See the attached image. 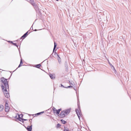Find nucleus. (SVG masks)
I'll return each instance as SVG.
<instances>
[{"label":"nucleus","instance_id":"20e7f679","mask_svg":"<svg viewBox=\"0 0 131 131\" xmlns=\"http://www.w3.org/2000/svg\"><path fill=\"white\" fill-rule=\"evenodd\" d=\"M71 108H69L68 109L65 110L64 111V112L66 115L68 114L70 112Z\"/></svg>","mask_w":131,"mask_h":131},{"label":"nucleus","instance_id":"cd10ccee","mask_svg":"<svg viewBox=\"0 0 131 131\" xmlns=\"http://www.w3.org/2000/svg\"><path fill=\"white\" fill-rule=\"evenodd\" d=\"M8 106V103H5V107H9Z\"/></svg>","mask_w":131,"mask_h":131},{"label":"nucleus","instance_id":"ea45409f","mask_svg":"<svg viewBox=\"0 0 131 131\" xmlns=\"http://www.w3.org/2000/svg\"><path fill=\"white\" fill-rule=\"evenodd\" d=\"M13 42L12 41H8V42H10L11 43V42Z\"/></svg>","mask_w":131,"mask_h":131},{"label":"nucleus","instance_id":"e433bc0d","mask_svg":"<svg viewBox=\"0 0 131 131\" xmlns=\"http://www.w3.org/2000/svg\"><path fill=\"white\" fill-rule=\"evenodd\" d=\"M61 110V109L60 108L58 110L59 111V112H60V111Z\"/></svg>","mask_w":131,"mask_h":131},{"label":"nucleus","instance_id":"f03ea898","mask_svg":"<svg viewBox=\"0 0 131 131\" xmlns=\"http://www.w3.org/2000/svg\"><path fill=\"white\" fill-rule=\"evenodd\" d=\"M78 107H79V110H78V109H76L75 110V111H76V113L78 115V118H80V116L81 115L80 114V113L79 111V110H80H80L79 108V105L78 104Z\"/></svg>","mask_w":131,"mask_h":131},{"label":"nucleus","instance_id":"c03bdc74","mask_svg":"<svg viewBox=\"0 0 131 131\" xmlns=\"http://www.w3.org/2000/svg\"><path fill=\"white\" fill-rule=\"evenodd\" d=\"M32 29V27H31V28H30V29Z\"/></svg>","mask_w":131,"mask_h":131},{"label":"nucleus","instance_id":"c756f323","mask_svg":"<svg viewBox=\"0 0 131 131\" xmlns=\"http://www.w3.org/2000/svg\"><path fill=\"white\" fill-rule=\"evenodd\" d=\"M61 126V125L60 124L58 123L57 124V126L58 127H60Z\"/></svg>","mask_w":131,"mask_h":131},{"label":"nucleus","instance_id":"2f4dec72","mask_svg":"<svg viewBox=\"0 0 131 131\" xmlns=\"http://www.w3.org/2000/svg\"><path fill=\"white\" fill-rule=\"evenodd\" d=\"M61 87L66 88V87H64L63 85L62 84H60Z\"/></svg>","mask_w":131,"mask_h":131},{"label":"nucleus","instance_id":"f704fd0d","mask_svg":"<svg viewBox=\"0 0 131 131\" xmlns=\"http://www.w3.org/2000/svg\"><path fill=\"white\" fill-rule=\"evenodd\" d=\"M113 69L114 71L115 72H116V70L115 69L114 67V68H113Z\"/></svg>","mask_w":131,"mask_h":131},{"label":"nucleus","instance_id":"0eeeda50","mask_svg":"<svg viewBox=\"0 0 131 131\" xmlns=\"http://www.w3.org/2000/svg\"><path fill=\"white\" fill-rule=\"evenodd\" d=\"M49 75L50 78L52 79H53L55 78V75L54 74H50Z\"/></svg>","mask_w":131,"mask_h":131},{"label":"nucleus","instance_id":"473e14b6","mask_svg":"<svg viewBox=\"0 0 131 131\" xmlns=\"http://www.w3.org/2000/svg\"><path fill=\"white\" fill-rule=\"evenodd\" d=\"M32 121V120L31 119H30L29 120V122H30V124H31V123Z\"/></svg>","mask_w":131,"mask_h":131},{"label":"nucleus","instance_id":"6e6552de","mask_svg":"<svg viewBox=\"0 0 131 131\" xmlns=\"http://www.w3.org/2000/svg\"><path fill=\"white\" fill-rule=\"evenodd\" d=\"M34 8L37 11H38L40 12L39 11V8L38 7L37 5L35 6L34 7Z\"/></svg>","mask_w":131,"mask_h":131},{"label":"nucleus","instance_id":"a878e982","mask_svg":"<svg viewBox=\"0 0 131 131\" xmlns=\"http://www.w3.org/2000/svg\"><path fill=\"white\" fill-rule=\"evenodd\" d=\"M54 54L55 56H57L58 57H59V55L56 52H55Z\"/></svg>","mask_w":131,"mask_h":131},{"label":"nucleus","instance_id":"4be33fe9","mask_svg":"<svg viewBox=\"0 0 131 131\" xmlns=\"http://www.w3.org/2000/svg\"><path fill=\"white\" fill-rule=\"evenodd\" d=\"M57 110H56V108L54 107H53V111L54 112V113H55V111H56Z\"/></svg>","mask_w":131,"mask_h":131},{"label":"nucleus","instance_id":"393cba45","mask_svg":"<svg viewBox=\"0 0 131 131\" xmlns=\"http://www.w3.org/2000/svg\"><path fill=\"white\" fill-rule=\"evenodd\" d=\"M73 87V86H68L67 87H66V88H72Z\"/></svg>","mask_w":131,"mask_h":131},{"label":"nucleus","instance_id":"b1692460","mask_svg":"<svg viewBox=\"0 0 131 131\" xmlns=\"http://www.w3.org/2000/svg\"><path fill=\"white\" fill-rule=\"evenodd\" d=\"M11 43L13 44L15 46H17L16 44V43L13 42H12Z\"/></svg>","mask_w":131,"mask_h":131},{"label":"nucleus","instance_id":"c85d7f7f","mask_svg":"<svg viewBox=\"0 0 131 131\" xmlns=\"http://www.w3.org/2000/svg\"><path fill=\"white\" fill-rule=\"evenodd\" d=\"M20 115H18V118H17L18 119H22V118H21V117H20Z\"/></svg>","mask_w":131,"mask_h":131},{"label":"nucleus","instance_id":"7c9ffc66","mask_svg":"<svg viewBox=\"0 0 131 131\" xmlns=\"http://www.w3.org/2000/svg\"><path fill=\"white\" fill-rule=\"evenodd\" d=\"M23 64V62H22V59H21L20 61V64H21V65H22Z\"/></svg>","mask_w":131,"mask_h":131},{"label":"nucleus","instance_id":"4468645a","mask_svg":"<svg viewBox=\"0 0 131 131\" xmlns=\"http://www.w3.org/2000/svg\"><path fill=\"white\" fill-rule=\"evenodd\" d=\"M4 95L7 98H8L9 96V94L8 93H6L4 94Z\"/></svg>","mask_w":131,"mask_h":131},{"label":"nucleus","instance_id":"a18cd8bd","mask_svg":"<svg viewBox=\"0 0 131 131\" xmlns=\"http://www.w3.org/2000/svg\"><path fill=\"white\" fill-rule=\"evenodd\" d=\"M56 1H59V0H56Z\"/></svg>","mask_w":131,"mask_h":131},{"label":"nucleus","instance_id":"f8f14e48","mask_svg":"<svg viewBox=\"0 0 131 131\" xmlns=\"http://www.w3.org/2000/svg\"><path fill=\"white\" fill-rule=\"evenodd\" d=\"M4 108V106L2 105H0V112L3 111Z\"/></svg>","mask_w":131,"mask_h":131},{"label":"nucleus","instance_id":"f257e3e1","mask_svg":"<svg viewBox=\"0 0 131 131\" xmlns=\"http://www.w3.org/2000/svg\"><path fill=\"white\" fill-rule=\"evenodd\" d=\"M1 82L3 83L5 86L6 88H9V86L7 83V79H6L4 78H2L1 79Z\"/></svg>","mask_w":131,"mask_h":131},{"label":"nucleus","instance_id":"4c0bfd02","mask_svg":"<svg viewBox=\"0 0 131 131\" xmlns=\"http://www.w3.org/2000/svg\"><path fill=\"white\" fill-rule=\"evenodd\" d=\"M18 120L19 121H21V122H22V120H21V119H18Z\"/></svg>","mask_w":131,"mask_h":131},{"label":"nucleus","instance_id":"aec40b11","mask_svg":"<svg viewBox=\"0 0 131 131\" xmlns=\"http://www.w3.org/2000/svg\"><path fill=\"white\" fill-rule=\"evenodd\" d=\"M108 63L110 65V66L111 67V68L113 69V68H114V66H113L110 63L109 61H108Z\"/></svg>","mask_w":131,"mask_h":131},{"label":"nucleus","instance_id":"ddd939ff","mask_svg":"<svg viewBox=\"0 0 131 131\" xmlns=\"http://www.w3.org/2000/svg\"><path fill=\"white\" fill-rule=\"evenodd\" d=\"M9 107H5V110L6 112H8L9 110Z\"/></svg>","mask_w":131,"mask_h":131},{"label":"nucleus","instance_id":"c9c22d12","mask_svg":"<svg viewBox=\"0 0 131 131\" xmlns=\"http://www.w3.org/2000/svg\"><path fill=\"white\" fill-rule=\"evenodd\" d=\"M21 64H20L18 66V68H19L20 67V66H21Z\"/></svg>","mask_w":131,"mask_h":131},{"label":"nucleus","instance_id":"72a5a7b5","mask_svg":"<svg viewBox=\"0 0 131 131\" xmlns=\"http://www.w3.org/2000/svg\"><path fill=\"white\" fill-rule=\"evenodd\" d=\"M69 82L70 83V85H73V83H72L70 82V81H69Z\"/></svg>","mask_w":131,"mask_h":131},{"label":"nucleus","instance_id":"5701e85b","mask_svg":"<svg viewBox=\"0 0 131 131\" xmlns=\"http://www.w3.org/2000/svg\"><path fill=\"white\" fill-rule=\"evenodd\" d=\"M31 4L34 7L35 6V5H36L34 3V2H32Z\"/></svg>","mask_w":131,"mask_h":131},{"label":"nucleus","instance_id":"79ce46f5","mask_svg":"<svg viewBox=\"0 0 131 131\" xmlns=\"http://www.w3.org/2000/svg\"><path fill=\"white\" fill-rule=\"evenodd\" d=\"M37 30V29H35L34 31H36Z\"/></svg>","mask_w":131,"mask_h":131},{"label":"nucleus","instance_id":"a19ab883","mask_svg":"<svg viewBox=\"0 0 131 131\" xmlns=\"http://www.w3.org/2000/svg\"><path fill=\"white\" fill-rule=\"evenodd\" d=\"M23 117V115H22L21 116V118L22 117Z\"/></svg>","mask_w":131,"mask_h":131},{"label":"nucleus","instance_id":"6ab92c4d","mask_svg":"<svg viewBox=\"0 0 131 131\" xmlns=\"http://www.w3.org/2000/svg\"><path fill=\"white\" fill-rule=\"evenodd\" d=\"M1 87L3 90L5 89L4 88H5V87L3 84L1 85Z\"/></svg>","mask_w":131,"mask_h":131},{"label":"nucleus","instance_id":"423d86ee","mask_svg":"<svg viewBox=\"0 0 131 131\" xmlns=\"http://www.w3.org/2000/svg\"><path fill=\"white\" fill-rule=\"evenodd\" d=\"M28 31H27L26 33H25L23 36H22L20 38V39H25L28 35Z\"/></svg>","mask_w":131,"mask_h":131},{"label":"nucleus","instance_id":"58836bf2","mask_svg":"<svg viewBox=\"0 0 131 131\" xmlns=\"http://www.w3.org/2000/svg\"><path fill=\"white\" fill-rule=\"evenodd\" d=\"M16 46V47H17L18 48V45H17V46Z\"/></svg>","mask_w":131,"mask_h":131},{"label":"nucleus","instance_id":"f3484780","mask_svg":"<svg viewBox=\"0 0 131 131\" xmlns=\"http://www.w3.org/2000/svg\"><path fill=\"white\" fill-rule=\"evenodd\" d=\"M35 66H36L35 67L36 68H39L41 66V65L40 64H37L36 65H35Z\"/></svg>","mask_w":131,"mask_h":131},{"label":"nucleus","instance_id":"412c9836","mask_svg":"<svg viewBox=\"0 0 131 131\" xmlns=\"http://www.w3.org/2000/svg\"><path fill=\"white\" fill-rule=\"evenodd\" d=\"M21 119V120H22V122L23 123H24V121H26L27 120V119H24L23 118H22V119Z\"/></svg>","mask_w":131,"mask_h":131},{"label":"nucleus","instance_id":"bb28decb","mask_svg":"<svg viewBox=\"0 0 131 131\" xmlns=\"http://www.w3.org/2000/svg\"><path fill=\"white\" fill-rule=\"evenodd\" d=\"M56 112V113L57 114H59L60 112L58 110H57Z\"/></svg>","mask_w":131,"mask_h":131},{"label":"nucleus","instance_id":"9b49d317","mask_svg":"<svg viewBox=\"0 0 131 131\" xmlns=\"http://www.w3.org/2000/svg\"><path fill=\"white\" fill-rule=\"evenodd\" d=\"M44 113V111L41 112L39 113H38L35 115L36 116H37L38 115H40L41 114H42Z\"/></svg>","mask_w":131,"mask_h":131},{"label":"nucleus","instance_id":"dca6fc26","mask_svg":"<svg viewBox=\"0 0 131 131\" xmlns=\"http://www.w3.org/2000/svg\"><path fill=\"white\" fill-rule=\"evenodd\" d=\"M61 122L63 124H65L67 122L66 121H64L63 119H61Z\"/></svg>","mask_w":131,"mask_h":131},{"label":"nucleus","instance_id":"1a4fd4ad","mask_svg":"<svg viewBox=\"0 0 131 131\" xmlns=\"http://www.w3.org/2000/svg\"><path fill=\"white\" fill-rule=\"evenodd\" d=\"M57 46V44L55 42H54V48H53V53H52V54H53V53L54 52V50H55V49L56 48Z\"/></svg>","mask_w":131,"mask_h":131},{"label":"nucleus","instance_id":"a211bd4d","mask_svg":"<svg viewBox=\"0 0 131 131\" xmlns=\"http://www.w3.org/2000/svg\"><path fill=\"white\" fill-rule=\"evenodd\" d=\"M65 67L66 68H67L68 67L67 63L66 62H65L64 63Z\"/></svg>","mask_w":131,"mask_h":131},{"label":"nucleus","instance_id":"2eb2a0df","mask_svg":"<svg viewBox=\"0 0 131 131\" xmlns=\"http://www.w3.org/2000/svg\"><path fill=\"white\" fill-rule=\"evenodd\" d=\"M58 62H59V64H60L61 63V59L59 56V57H58V58L57 59Z\"/></svg>","mask_w":131,"mask_h":131},{"label":"nucleus","instance_id":"37998d69","mask_svg":"<svg viewBox=\"0 0 131 131\" xmlns=\"http://www.w3.org/2000/svg\"><path fill=\"white\" fill-rule=\"evenodd\" d=\"M32 29V27H31V28H30V29Z\"/></svg>","mask_w":131,"mask_h":131},{"label":"nucleus","instance_id":"7ed1b4c3","mask_svg":"<svg viewBox=\"0 0 131 131\" xmlns=\"http://www.w3.org/2000/svg\"><path fill=\"white\" fill-rule=\"evenodd\" d=\"M66 115L64 111H62L59 115V116L61 118H63Z\"/></svg>","mask_w":131,"mask_h":131},{"label":"nucleus","instance_id":"39448f33","mask_svg":"<svg viewBox=\"0 0 131 131\" xmlns=\"http://www.w3.org/2000/svg\"><path fill=\"white\" fill-rule=\"evenodd\" d=\"M32 124L30 126H27V127L26 128V127L24 126L26 128L27 130L28 131H31V130L32 129Z\"/></svg>","mask_w":131,"mask_h":131},{"label":"nucleus","instance_id":"9d476101","mask_svg":"<svg viewBox=\"0 0 131 131\" xmlns=\"http://www.w3.org/2000/svg\"><path fill=\"white\" fill-rule=\"evenodd\" d=\"M7 89V88H5V89L3 90V92L4 93V95L6 93H8V91L6 89Z\"/></svg>","mask_w":131,"mask_h":131}]
</instances>
